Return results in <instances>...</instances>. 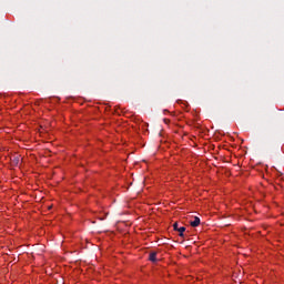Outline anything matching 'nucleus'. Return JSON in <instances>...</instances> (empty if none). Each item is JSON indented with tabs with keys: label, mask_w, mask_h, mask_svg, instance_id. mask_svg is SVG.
<instances>
[{
	"label": "nucleus",
	"mask_w": 284,
	"mask_h": 284,
	"mask_svg": "<svg viewBox=\"0 0 284 284\" xmlns=\"http://www.w3.org/2000/svg\"><path fill=\"white\" fill-rule=\"evenodd\" d=\"M179 229H180V227H179V223L175 222V223L173 224V230H174L175 232H178Z\"/></svg>",
	"instance_id": "4"
},
{
	"label": "nucleus",
	"mask_w": 284,
	"mask_h": 284,
	"mask_svg": "<svg viewBox=\"0 0 284 284\" xmlns=\"http://www.w3.org/2000/svg\"><path fill=\"white\" fill-rule=\"evenodd\" d=\"M191 227H199L201 225V219L199 216L194 217V221L190 222Z\"/></svg>",
	"instance_id": "1"
},
{
	"label": "nucleus",
	"mask_w": 284,
	"mask_h": 284,
	"mask_svg": "<svg viewBox=\"0 0 284 284\" xmlns=\"http://www.w3.org/2000/svg\"><path fill=\"white\" fill-rule=\"evenodd\" d=\"M164 122H165V123H169V122H170V120H168V119H164Z\"/></svg>",
	"instance_id": "5"
},
{
	"label": "nucleus",
	"mask_w": 284,
	"mask_h": 284,
	"mask_svg": "<svg viewBox=\"0 0 284 284\" xmlns=\"http://www.w3.org/2000/svg\"><path fill=\"white\" fill-rule=\"evenodd\" d=\"M149 261H151V263H156V252H151L149 254Z\"/></svg>",
	"instance_id": "2"
},
{
	"label": "nucleus",
	"mask_w": 284,
	"mask_h": 284,
	"mask_svg": "<svg viewBox=\"0 0 284 284\" xmlns=\"http://www.w3.org/2000/svg\"><path fill=\"white\" fill-rule=\"evenodd\" d=\"M178 232H180L179 236L185 239V226H181L180 229H178Z\"/></svg>",
	"instance_id": "3"
}]
</instances>
